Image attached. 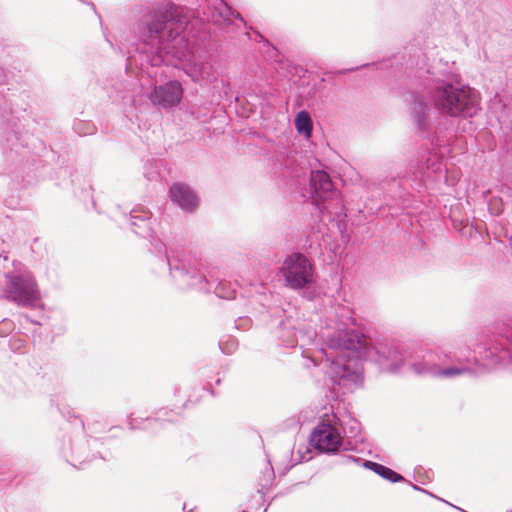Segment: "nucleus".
Here are the masks:
<instances>
[{
  "label": "nucleus",
  "instance_id": "nucleus-25",
  "mask_svg": "<svg viewBox=\"0 0 512 512\" xmlns=\"http://www.w3.org/2000/svg\"><path fill=\"white\" fill-rule=\"evenodd\" d=\"M251 320L248 317H239L235 320V327L237 329H246L250 326Z\"/></svg>",
  "mask_w": 512,
  "mask_h": 512
},
{
  "label": "nucleus",
  "instance_id": "nucleus-5",
  "mask_svg": "<svg viewBox=\"0 0 512 512\" xmlns=\"http://www.w3.org/2000/svg\"><path fill=\"white\" fill-rule=\"evenodd\" d=\"M158 251L165 253L169 275L174 284L182 290L194 289L203 293L214 292L223 299L235 297V289L230 282L215 283L207 271L206 261L193 256L169 257L163 244L156 245Z\"/></svg>",
  "mask_w": 512,
  "mask_h": 512
},
{
  "label": "nucleus",
  "instance_id": "nucleus-26",
  "mask_svg": "<svg viewBox=\"0 0 512 512\" xmlns=\"http://www.w3.org/2000/svg\"><path fill=\"white\" fill-rule=\"evenodd\" d=\"M295 161V156L292 155V151L288 154V161L284 164V166L288 169H293L292 162Z\"/></svg>",
  "mask_w": 512,
  "mask_h": 512
},
{
  "label": "nucleus",
  "instance_id": "nucleus-32",
  "mask_svg": "<svg viewBox=\"0 0 512 512\" xmlns=\"http://www.w3.org/2000/svg\"><path fill=\"white\" fill-rule=\"evenodd\" d=\"M316 358H317L316 356H314V357L310 358L311 362H312L314 365H316Z\"/></svg>",
  "mask_w": 512,
  "mask_h": 512
},
{
  "label": "nucleus",
  "instance_id": "nucleus-37",
  "mask_svg": "<svg viewBox=\"0 0 512 512\" xmlns=\"http://www.w3.org/2000/svg\"><path fill=\"white\" fill-rule=\"evenodd\" d=\"M508 512H512V509H511V510H509Z\"/></svg>",
  "mask_w": 512,
  "mask_h": 512
},
{
  "label": "nucleus",
  "instance_id": "nucleus-3",
  "mask_svg": "<svg viewBox=\"0 0 512 512\" xmlns=\"http://www.w3.org/2000/svg\"><path fill=\"white\" fill-rule=\"evenodd\" d=\"M474 353L477 356L470 357L461 348L437 347L416 355L409 366L416 375L438 379L473 374L479 361L488 369L505 368L512 364V323L483 335Z\"/></svg>",
  "mask_w": 512,
  "mask_h": 512
},
{
  "label": "nucleus",
  "instance_id": "nucleus-34",
  "mask_svg": "<svg viewBox=\"0 0 512 512\" xmlns=\"http://www.w3.org/2000/svg\"><path fill=\"white\" fill-rule=\"evenodd\" d=\"M258 493H261V497H263V496H264V494H265V493H264L263 488H262V489H259V490H258Z\"/></svg>",
  "mask_w": 512,
  "mask_h": 512
},
{
  "label": "nucleus",
  "instance_id": "nucleus-1",
  "mask_svg": "<svg viewBox=\"0 0 512 512\" xmlns=\"http://www.w3.org/2000/svg\"><path fill=\"white\" fill-rule=\"evenodd\" d=\"M193 12L171 1L152 4L141 16L137 30L145 53L147 67L141 70L148 77H157L162 65L179 62L185 73L200 84L215 76L212 65L195 51L189 39Z\"/></svg>",
  "mask_w": 512,
  "mask_h": 512
},
{
  "label": "nucleus",
  "instance_id": "nucleus-20",
  "mask_svg": "<svg viewBox=\"0 0 512 512\" xmlns=\"http://www.w3.org/2000/svg\"><path fill=\"white\" fill-rule=\"evenodd\" d=\"M337 427L347 438L357 437L361 430L360 423L347 412L338 415Z\"/></svg>",
  "mask_w": 512,
  "mask_h": 512
},
{
  "label": "nucleus",
  "instance_id": "nucleus-36",
  "mask_svg": "<svg viewBox=\"0 0 512 512\" xmlns=\"http://www.w3.org/2000/svg\"><path fill=\"white\" fill-rule=\"evenodd\" d=\"M127 61H129V65H132L130 57L127 58Z\"/></svg>",
  "mask_w": 512,
  "mask_h": 512
},
{
  "label": "nucleus",
  "instance_id": "nucleus-38",
  "mask_svg": "<svg viewBox=\"0 0 512 512\" xmlns=\"http://www.w3.org/2000/svg\"><path fill=\"white\" fill-rule=\"evenodd\" d=\"M243 512H246L245 510Z\"/></svg>",
  "mask_w": 512,
  "mask_h": 512
},
{
  "label": "nucleus",
  "instance_id": "nucleus-9",
  "mask_svg": "<svg viewBox=\"0 0 512 512\" xmlns=\"http://www.w3.org/2000/svg\"><path fill=\"white\" fill-rule=\"evenodd\" d=\"M338 414H324L310 435V444L322 453H335L342 446L341 431L337 427Z\"/></svg>",
  "mask_w": 512,
  "mask_h": 512
},
{
  "label": "nucleus",
  "instance_id": "nucleus-12",
  "mask_svg": "<svg viewBox=\"0 0 512 512\" xmlns=\"http://www.w3.org/2000/svg\"><path fill=\"white\" fill-rule=\"evenodd\" d=\"M206 8L203 10L205 19L220 30L233 31L236 21L245 24L242 16L232 9L224 0H204Z\"/></svg>",
  "mask_w": 512,
  "mask_h": 512
},
{
  "label": "nucleus",
  "instance_id": "nucleus-30",
  "mask_svg": "<svg viewBox=\"0 0 512 512\" xmlns=\"http://www.w3.org/2000/svg\"><path fill=\"white\" fill-rule=\"evenodd\" d=\"M272 53L273 55H271V57H279V52L275 47H272Z\"/></svg>",
  "mask_w": 512,
  "mask_h": 512
},
{
  "label": "nucleus",
  "instance_id": "nucleus-13",
  "mask_svg": "<svg viewBox=\"0 0 512 512\" xmlns=\"http://www.w3.org/2000/svg\"><path fill=\"white\" fill-rule=\"evenodd\" d=\"M410 114L416 130L425 137H429L438 127L432 122L430 107L419 92L410 93Z\"/></svg>",
  "mask_w": 512,
  "mask_h": 512
},
{
  "label": "nucleus",
  "instance_id": "nucleus-29",
  "mask_svg": "<svg viewBox=\"0 0 512 512\" xmlns=\"http://www.w3.org/2000/svg\"><path fill=\"white\" fill-rule=\"evenodd\" d=\"M412 488L416 491H420V492H423V493H426V494H429L430 496H433L431 493H429L427 490L419 487L418 485H415V484H412Z\"/></svg>",
  "mask_w": 512,
  "mask_h": 512
},
{
  "label": "nucleus",
  "instance_id": "nucleus-8",
  "mask_svg": "<svg viewBox=\"0 0 512 512\" xmlns=\"http://www.w3.org/2000/svg\"><path fill=\"white\" fill-rule=\"evenodd\" d=\"M281 274L286 287L292 290L308 289L317 279L311 260L301 253H292L285 258Z\"/></svg>",
  "mask_w": 512,
  "mask_h": 512
},
{
  "label": "nucleus",
  "instance_id": "nucleus-14",
  "mask_svg": "<svg viewBox=\"0 0 512 512\" xmlns=\"http://www.w3.org/2000/svg\"><path fill=\"white\" fill-rule=\"evenodd\" d=\"M183 87L177 80H170L164 84L154 85L149 99L159 109L171 111L176 108L183 98Z\"/></svg>",
  "mask_w": 512,
  "mask_h": 512
},
{
  "label": "nucleus",
  "instance_id": "nucleus-17",
  "mask_svg": "<svg viewBox=\"0 0 512 512\" xmlns=\"http://www.w3.org/2000/svg\"><path fill=\"white\" fill-rule=\"evenodd\" d=\"M174 204L185 212H193L198 206V198L193 189L184 183H175L169 190Z\"/></svg>",
  "mask_w": 512,
  "mask_h": 512
},
{
  "label": "nucleus",
  "instance_id": "nucleus-31",
  "mask_svg": "<svg viewBox=\"0 0 512 512\" xmlns=\"http://www.w3.org/2000/svg\"><path fill=\"white\" fill-rule=\"evenodd\" d=\"M308 94H309V96H310L311 98H316V97H317V94H316V92H315V91H311V90H310V91L308 92Z\"/></svg>",
  "mask_w": 512,
  "mask_h": 512
},
{
  "label": "nucleus",
  "instance_id": "nucleus-15",
  "mask_svg": "<svg viewBox=\"0 0 512 512\" xmlns=\"http://www.w3.org/2000/svg\"><path fill=\"white\" fill-rule=\"evenodd\" d=\"M280 338L284 345L294 347L299 345L304 347L311 344L317 337L315 329L311 326L301 325L295 327L291 325L290 320L279 323Z\"/></svg>",
  "mask_w": 512,
  "mask_h": 512
},
{
  "label": "nucleus",
  "instance_id": "nucleus-16",
  "mask_svg": "<svg viewBox=\"0 0 512 512\" xmlns=\"http://www.w3.org/2000/svg\"><path fill=\"white\" fill-rule=\"evenodd\" d=\"M180 415L179 411L172 409L161 408L157 410L153 416L146 418L135 417L131 414L128 417V426L130 429H154L157 424H163L165 422H175Z\"/></svg>",
  "mask_w": 512,
  "mask_h": 512
},
{
  "label": "nucleus",
  "instance_id": "nucleus-22",
  "mask_svg": "<svg viewBox=\"0 0 512 512\" xmlns=\"http://www.w3.org/2000/svg\"><path fill=\"white\" fill-rule=\"evenodd\" d=\"M219 347L224 354H232L237 349V341L229 339L227 341H220Z\"/></svg>",
  "mask_w": 512,
  "mask_h": 512
},
{
  "label": "nucleus",
  "instance_id": "nucleus-4",
  "mask_svg": "<svg viewBox=\"0 0 512 512\" xmlns=\"http://www.w3.org/2000/svg\"><path fill=\"white\" fill-rule=\"evenodd\" d=\"M432 75L429 69H420L416 77L431 107L440 116L451 119H470L478 113L479 95L474 89L468 85H455Z\"/></svg>",
  "mask_w": 512,
  "mask_h": 512
},
{
  "label": "nucleus",
  "instance_id": "nucleus-33",
  "mask_svg": "<svg viewBox=\"0 0 512 512\" xmlns=\"http://www.w3.org/2000/svg\"><path fill=\"white\" fill-rule=\"evenodd\" d=\"M89 5H90V6H91V8L93 9V11H94L95 13H97L96 8H95V5H94L93 3H90Z\"/></svg>",
  "mask_w": 512,
  "mask_h": 512
},
{
  "label": "nucleus",
  "instance_id": "nucleus-18",
  "mask_svg": "<svg viewBox=\"0 0 512 512\" xmlns=\"http://www.w3.org/2000/svg\"><path fill=\"white\" fill-rule=\"evenodd\" d=\"M426 163L427 165L425 169L421 168L414 172L415 176L419 178L423 184L441 176L444 170L442 162L438 161L434 155H429Z\"/></svg>",
  "mask_w": 512,
  "mask_h": 512
},
{
  "label": "nucleus",
  "instance_id": "nucleus-35",
  "mask_svg": "<svg viewBox=\"0 0 512 512\" xmlns=\"http://www.w3.org/2000/svg\"><path fill=\"white\" fill-rule=\"evenodd\" d=\"M98 443H99V440H98V439H94V440H93V445H94V446H96Z\"/></svg>",
  "mask_w": 512,
  "mask_h": 512
},
{
  "label": "nucleus",
  "instance_id": "nucleus-11",
  "mask_svg": "<svg viewBox=\"0 0 512 512\" xmlns=\"http://www.w3.org/2000/svg\"><path fill=\"white\" fill-rule=\"evenodd\" d=\"M123 221L125 222V224L129 226L130 230L137 236L143 238H154L152 229V213L146 207L142 205H136L129 211L128 214H123ZM151 244L153 247V251L157 253L162 265L167 267L165 253L161 254L156 247L157 244H163L164 246H166V244H164L162 241H154ZM165 250L169 257H176L175 255H170L168 253L167 247H165Z\"/></svg>",
  "mask_w": 512,
  "mask_h": 512
},
{
  "label": "nucleus",
  "instance_id": "nucleus-6",
  "mask_svg": "<svg viewBox=\"0 0 512 512\" xmlns=\"http://www.w3.org/2000/svg\"><path fill=\"white\" fill-rule=\"evenodd\" d=\"M66 434L61 443V454L74 467H80L82 464L91 461L96 457L106 460L107 457L100 451L91 452V444L86 439L83 421L74 416L65 427Z\"/></svg>",
  "mask_w": 512,
  "mask_h": 512
},
{
  "label": "nucleus",
  "instance_id": "nucleus-27",
  "mask_svg": "<svg viewBox=\"0 0 512 512\" xmlns=\"http://www.w3.org/2000/svg\"><path fill=\"white\" fill-rule=\"evenodd\" d=\"M23 343L21 339L13 340L12 347L13 349H19L23 346Z\"/></svg>",
  "mask_w": 512,
  "mask_h": 512
},
{
  "label": "nucleus",
  "instance_id": "nucleus-10",
  "mask_svg": "<svg viewBox=\"0 0 512 512\" xmlns=\"http://www.w3.org/2000/svg\"><path fill=\"white\" fill-rule=\"evenodd\" d=\"M311 197L320 214L335 213V208L341 205L340 193L334 189L333 182L328 173L323 170L311 171L310 174Z\"/></svg>",
  "mask_w": 512,
  "mask_h": 512
},
{
  "label": "nucleus",
  "instance_id": "nucleus-19",
  "mask_svg": "<svg viewBox=\"0 0 512 512\" xmlns=\"http://www.w3.org/2000/svg\"><path fill=\"white\" fill-rule=\"evenodd\" d=\"M362 466L366 469L373 471L374 473L381 476L383 479L390 481L391 483L406 481L401 474L395 472L391 468L386 467L382 464L370 460H363Z\"/></svg>",
  "mask_w": 512,
  "mask_h": 512
},
{
  "label": "nucleus",
  "instance_id": "nucleus-2",
  "mask_svg": "<svg viewBox=\"0 0 512 512\" xmlns=\"http://www.w3.org/2000/svg\"><path fill=\"white\" fill-rule=\"evenodd\" d=\"M318 354L325 358L327 374L334 384L353 390L363 382L362 360L379 365L383 371L397 372L406 362V353L394 342H377L369 346L363 335L341 330L328 336Z\"/></svg>",
  "mask_w": 512,
  "mask_h": 512
},
{
  "label": "nucleus",
  "instance_id": "nucleus-7",
  "mask_svg": "<svg viewBox=\"0 0 512 512\" xmlns=\"http://www.w3.org/2000/svg\"><path fill=\"white\" fill-rule=\"evenodd\" d=\"M4 296L21 307H34L40 300L37 281L28 269H19L5 274Z\"/></svg>",
  "mask_w": 512,
  "mask_h": 512
},
{
  "label": "nucleus",
  "instance_id": "nucleus-21",
  "mask_svg": "<svg viewBox=\"0 0 512 512\" xmlns=\"http://www.w3.org/2000/svg\"><path fill=\"white\" fill-rule=\"evenodd\" d=\"M295 127L300 134L310 137L312 133V120L305 110L300 111L295 118Z\"/></svg>",
  "mask_w": 512,
  "mask_h": 512
},
{
  "label": "nucleus",
  "instance_id": "nucleus-23",
  "mask_svg": "<svg viewBox=\"0 0 512 512\" xmlns=\"http://www.w3.org/2000/svg\"><path fill=\"white\" fill-rule=\"evenodd\" d=\"M15 328L13 321L9 319H3L0 321V337L8 336Z\"/></svg>",
  "mask_w": 512,
  "mask_h": 512
},
{
  "label": "nucleus",
  "instance_id": "nucleus-28",
  "mask_svg": "<svg viewBox=\"0 0 512 512\" xmlns=\"http://www.w3.org/2000/svg\"><path fill=\"white\" fill-rule=\"evenodd\" d=\"M6 82V74L3 70V68L0 67V85L4 84Z\"/></svg>",
  "mask_w": 512,
  "mask_h": 512
},
{
  "label": "nucleus",
  "instance_id": "nucleus-24",
  "mask_svg": "<svg viewBox=\"0 0 512 512\" xmlns=\"http://www.w3.org/2000/svg\"><path fill=\"white\" fill-rule=\"evenodd\" d=\"M362 459L355 457V456H349V455H341L338 463L342 465H348L350 463H356V464H362Z\"/></svg>",
  "mask_w": 512,
  "mask_h": 512
}]
</instances>
